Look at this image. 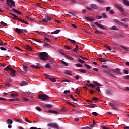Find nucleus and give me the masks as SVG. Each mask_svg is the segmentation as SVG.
Masks as SVG:
<instances>
[{"instance_id": "c85d7f7f", "label": "nucleus", "mask_w": 129, "mask_h": 129, "mask_svg": "<svg viewBox=\"0 0 129 129\" xmlns=\"http://www.w3.org/2000/svg\"><path fill=\"white\" fill-rule=\"evenodd\" d=\"M60 31H61L60 30H57L55 31H53V32H51V35H54L55 34H59V33H60Z\"/></svg>"}, {"instance_id": "423d86ee", "label": "nucleus", "mask_w": 129, "mask_h": 129, "mask_svg": "<svg viewBox=\"0 0 129 129\" xmlns=\"http://www.w3.org/2000/svg\"><path fill=\"white\" fill-rule=\"evenodd\" d=\"M85 20H87V21L88 22H93V21H94V20H95V18L94 17H93V16L92 17H87L86 16L85 17Z\"/></svg>"}, {"instance_id": "de8ad7c7", "label": "nucleus", "mask_w": 129, "mask_h": 129, "mask_svg": "<svg viewBox=\"0 0 129 129\" xmlns=\"http://www.w3.org/2000/svg\"><path fill=\"white\" fill-rule=\"evenodd\" d=\"M78 61L79 62V63H85V61H84L80 58L78 59Z\"/></svg>"}, {"instance_id": "c03bdc74", "label": "nucleus", "mask_w": 129, "mask_h": 129, "mask_svg": "<svg viewBox=\"0 0 129 129\" xmlns=\"http://www.w3.org/2000/svg\"><path fill=\"white\" fill-rule=\"evenodd\" d=\"M87 85L88 86H90V87H92V88H94V87H95V85H94L93 84H87Z\"/></svg>"}, {"instance_id": "4468645a", "label": "nucleus", "mask_w": 129, "mask_h": 129, "mask_svg": "<svg viewBox=\"0 0 129 129\" xmlns=\"http://www.w3.org/2000/svg\"><path fill=\"white\" fill-rule=\"evenodd\" d=\"M43 47H44L45 48H47L48 49H49L50 48H51V45H50V43H45L43 45Z\"/></svg>"}, {"instance_id": "393cba45", "label": "nucleus", "mask_w": 129, "mask_h": 129, "mask_svg": "<svg viewBox=\"0 0 129 129\" xmlns=\"http://www.w3.org/2000/svg\"><path fill=\"white\" fill-rule=\"evenodd\" d=\"M102 18H103V19H107V18H108V17H107V15H106V13H105V12L102 13Z\"/></svg>"}, {"instance_id": "a18cd8bd", "label": "nucleus", "mask_w": 129, "mask_h": 129, "mask_svg": "<svg viewBox=\"0 0 129 129\" xmlns=\"http://www.w3.org/2000/svg\"><path fill=\"white\" fill-rule=\"evenodd\" d=\"M93 83L94 84H95V85H97V86H101V85L99 84V83H98V82L94 81H93Z\"/></svg>"}, {"instance_id": "bb28decb", "label": "nucleus", "mask_w": 129, "mask_h": 129, "mask_svg": "<svg viewBox=\"0 0 129 129\" xmlns=\"http://www.w3.org/2000/svg\"><path fill=\"white\" fill-rule=\"evenodd\" d=\"M60 53L61 55H62V56H64V57L65 58L68 57V55H66V54H65V53H64V51H63V50H60Z\"/></svg>"}, {"instance_id": "0eeeda50", "label": "nucleus", "mask_w": 129, "mask_h": 129, "mask_svg": "<svg viewBox=\"0 0 129 129\" xmlns=\"http://www.w3.org/2000/svg\"><path fill=\"white\" fill-rule=\"evenodd\" d=\"M94 23L95 25H97L98 28H99L100 29H102V30H105V27L102 25V24H99L98 23V22H95Z\"/></svg>"}, {"instance_id": "a878e982", "label": "nucleus", "mask_w": 129, "mask_h": 129, "mask_svg": "<svg viewBox=\"0 0 129 129\" xmlns=\"http://www.w3.org/2000/svg\"><path fill=\"white\" fill-rule=\"evenodd\" d=\"M20 85L23 86L24 85H28V83L25 81H23L20 83Z\"/></svg>"}, {"instance_id": "4c0bfd02", "label": "nucleus", "mask_w": 129, "mask_h": 129, "mask_svg": "<svg viewBox=\"0 0 129 129\" xmlns=\"http://www.w3.org/2000/svg\"><path fill=\"white\" fill-rule=\"evenodd\" d=\"M29 67L27 66H23V69L24 70V71H28V69Z\"/></svg>"}, {"instance_id": "f03ea898", "label": "nucleus", "mask_w": 129, "mask_h": 129, "mask_svg": "<svg viewBox=\"0 0 129 129\" xmlns=\"http://www.w3.org/2000/svg\"><path fill=\"white\" fill-rule=\"evenodd\" d=\"M4 70H5V71H7L8 72H9V73H10V71L11 72L10 74H15V73H16V72H17V71H16V70H14V69L10 67L9 66H7L5 69Z\"/></svg>"}, {"instance_id": "bf43d9fd", "label": "nucleus", "mask_w": 129, "mask_h": 129, "mask_svg": "<svg viewBox=\"0 0 129 129\" xmlns=\"http://www.w3.org/2000/svg\"><path fill=\"white\" fill-rule=\"evenodd\" d=\"M14 120H15V121H17V122H22V121H23L22 120L19 119H14Z\"/></svg>"}, {"instance_id": "1a4fd4ad", "label": "nucleus", "mask_w": 129, "mask_h": 129, "mask_svg": "<svg viewBox=\"0 0 129 129\" xmlns=\"http://www.w3.org/2000/svg\"><path fill=\"white\" fill-rule=\"evenodd\" d=\"M111 70L113 71V72H117V73H119V74L121 73V69L119 68H116L115 69H112Z\"/></svg>"}, {"instance_id": "774afa93", "label": "nucleus", "mask_w": 129, "mask_h": 129, "mask_svg": "<svg viewBox=\"0 0 129 129\" xmlns=\"http://www.w3.org/2000/svg\"><path fill=\"white\" fill-rule=\"evenodd\" d=\"M123 72L125 74H128L129 72L127 70H123Z\"/></svg>"}, {"instance_id": "58836bf2", "label": "nucleus", "mask_w": 129, "mask_h": 129, "mask_svg": "<svg viewBox=\"0 0 129 129\" xmlns=\"http://www.w3.org/2000/svg\"><path fill=\"white\" fill-rule=\"evenodd\" d=\"M120 25H121V26H123L124 27H125V28H128V25H127V24H125L124 23L121 22L120 23Z\"/></svg>"}, {"instance_id": "4be33fe9", "label": "nucleus", "mask_w": 129, "mask_h": 129, "mask_svg": "<svg viewBox=\"0 0 129 129\" xmlns=\"http://www.w3.org/2000/svg\"><path fill=\"white\" fill-rule=\"evenodd\" d=\"M103 73L104 74H106V75H109L110 76H113V75L111 73H110L109 72H107L106 71H103Z\"/></svg>"}, {"instance_id": "864d4df0", "label": "nucleus", "mask_w": 129, "mask_h": 129, "mask_svg": "<svg viewBox=\"0 0 129 129\" xmlns=\"http://www.w3.org/2000/svg\"><path fill=\"white\" fill-rule=\"evenodd\" d=\"M61 111H62L63 112H65L67 111V109H66V108H65V107H63L61 108Z\"/></svg>"}, {"instance_id": "ea45409f", "label": "nucleus", "mask_w": 129, "mask_h": 129, "mask_svg": "<svg viewBox=\"0 0 129 129\" xmlns=\"http://www.w3.org/2000/svg\"><path fill=\"white\" fill-rule=\"evenodd\" d=\"M0 24L1 25H2V26H4L5 27H6V26H8V24L3 21H1Z\"/></svg>"}, {"instance_id": "3c124183", "label": "nucleus", "mask_w": 129, "mask_h": 129, "mask_svg": "<svg viewBox=\"0 0 129 129\" xmlns=\"http://www.w3.org/2000/svg\"><path fill=\"white\" fill-rule=\"evenodd\" d=\"M120 47L121 48H122V49H123L124 50H125V51H128V49H127V48L124 47V46H123L122 45H120Z\"/></svg>"}, {"instance_id": "6e6d98bb", "label": "nucleus", "mask_w": 129, "mask_h": 129, "mask_svg": "<svg viewBox=\"0 0 129 129\" xmlns=\"http://www.w3.org/2000/svg\"><path fill=\"white\" fill-rule=\"evenodd\" d=\"M96 90H97V91L98 92V93H101V91H100V88H99V87L96 88Z\"/></svg>"}, {"instance_id": "69168bd1", "label": "nucleus", "mask_w": 129, "mask_h": 129, "mask_svg": "<svg viewBox=\"0 0 129 129\" xmlns=\"http://www.w3.org/2000/svg\"><path fill=\"white\" fill-rule=\"evenodd\" d=\"M49 80L52 82H56V79L55 78H50Z\"/></svg>"}, {"instance_id": "cd10ccee", "label": "nucleus", "mask_w": 129, "mask_h": 129, "mask_svg": "<svg viewBox=\"0 0 129 129\" xmlns=\"http://www.w3.org/2000/svg\"><path fill=\"white\" fill-rule=\"evenodd\" d=\"M77 71H80V72H81L82 73H86L87 72V71L83 69H78Z\"/></svg>"}, {"instance_id": "20e7f679", "label": "nucleus", "mask_w": 129, "mask_h": 129, "mask_svg": "<svg viewBox=\"0 0 129 129\" xmlns=\"http://www.w3.org/2000/svg\"><path fill=\"white\" fill-rule=\"evenodd\" d=\"M7 5H8V7L10 8H14L15 6H16V3L14 0H7L6 1Z\"/></svg>"}, {"instance_id": "09e8293b", "label": "nucleus", "mask_w": 129, "mask_h": 129, "mask_svg": "<svg viewBox=\"0 0 129 129\" xmlns=\"http://www.w3.org/2000/svg\"><path fill=\"white\" fill-rule=\"evenodd\" d=\"M105 64H106V63H101L102 67H103V68H107L108 67L107 65H105Z\"/></svg>"}, {"instance_id": "79ce46f5", "label": "nucleus", "mask_w": 129, "mask_h": 129, "mask_svg": "<svg viewBox=\"0 0 129 129\" xmlns=\"http://www.w3.org/2000/svg\"><path fill=\"white\" fill-rule=\"evenodd\" d=\"M32 40H33V41H35V42H37L38 43H42V41L36 38H32Z\"/></svg>"}, {"instance_id": "dca6fc26", "label": "nucleus", "mask_w": 129, "mask_h": 129, "mask_svg": "<svg viewBox=\"0 0 129 129\" xmlns=\"http://www.w3.org/2000/svg\"><path fill=\"white\" fill-rule=\"evenodd\" d=\"M48 112L49 113H53L54 114H59V112L55 110H48Z\"/></svg>"}, {"instance_id": "603ef678", "label": "nucleus", "mask_w": 129, "mask_h": 129, "mask_svg": "<svg viewBox=\"0 0 129 129\" xmlns=\"http://www.w3.org/2000/svg\"><path fill=\"white\" fill-rule=\"evenodd\" d=\"M95 107H97V106L95 104H93L91 105V108H94Z\"/></svg>"}, {"instance_id": "e2e57ef3", "label": "nucleus", "mask_w": 129, "mask_h": 129, "mask_svg": "<svg viewBox=\"0 0 129 129\" xmlns=\"http://www.w3.org/2000/svg\"><path fill=\"white\" fill-rule=\"evenodd\" d=\"M96 19H97L98 20H100V19H101V18H102V16H100L99 15H96Z\"/></svg>"}, {"instance_id": "6ab92c4d", "label": "nucleus", "mask_w": 129, "mask_h": 129, "mask_svg": "<svg viewBox=\"0 0 129 129\" xmlns=\"http://www.w3.org/2000/svg\"><path fill=\"white\" fill-rule=\"evenodd\" d=\"M10 15H12V16H13V17H12L13 20H18V19H19L18 18V16L16 15V14L14 13H10Z\"/></svg>"}, {"instance_id": "2f4dec72", "label": "nucleus", "mask_w": 129, "mask_h": 129, "mask_svg": "<svg viewBox=\"0 0 129 129\" xmlns=\"http://www.w3.org/2000/svg\"><path fill=\"white\" fill-rule=\"evenodd\" d=\"M39 22H40V23H48V20H47L46 18H43L42 20H39Z\"/></svg>"}, {"instance_id": "473e14b6", "label": "nucleus", "mask_w": 129, "mask_h": 129, "mask_svg": "<svg viewBox=\"0 0 129 129\" xmlns=\"http://www.w3.org/2000/svg\"><path fill=\"white\" fill-rule=\"evenodd\" d=\"M8 124H12V123H13V120L11 119H8L6 120Z\"/></svg>"}, {"instance_id": "f257e3e1", "label": "nucleus", "mask_w": 129, "mask_h": 129, "mask_svg": "<svg viewBox=\"0 0 129 129\" xmlns=\"http://www.w3.org/2000/svg\"><path fill=\"white\" fill-rule=\"evenodd\" d=\"M38 57L41 61H48L49 60V54L47 52H40Z\"/></svg>"}, {"instance_id": "4d7b16f0", "label": "nucleus", "mask_w": 129, "mask_h": 129, "mask_svg": "<svg viewBox=\"0 0 129 129\" xmlns=\"http://www.w3.org/2000/svg\"><path fill=\"white\" fill-rule=\"evenodd\" d=\"M84 66H85V67H87V69H90V68H91V66L90 65H88V64H84Z\"/></svg>"}, {"instance_id": "72a5a7b5", "label": "nucleus", "mask_w": 129, "mask_h": 129, "mask_svg": "<svg viewBox=\"0 0 129 129\" xmlns=\"http://www.w3.org/2000/svg\"><path fill=\"white\" fill-rule=\"evenodd\" d=\"M11 97H13L14 98H15V97H18V96H19V95L16 93H12L11 94Z\"/></svg>"}, {"instance_id": "b1692460", "label": "nucleus", "mask_w": 129, "mask_h": 129, "mask_svg": "<svg viewBox=\"0 0 129 129\" xmlns=\"http://www.w3.org/2000/svg\"><path fill=\"white\" fill-rule=\"evenodd\" d=\"M30 67L35 68V69H40L41 68V66L31 65Z\"/></svg>"}, {"instance_id": "13d9d810", "label": "nucleus", "mask_w": 129, "mask_h": 129, "mask_svg": "<svg viewBox=\"0 0 129 129\" xmlns=\"http://www.w3.org/2000/svg\"><path fill=\"white\" fill-rule=\"evenodd\" d=\"M71 16H76V14H75V13H73V12H68Z\"/></svg>"}, {"instance_id": "5fc2aeb1", "label": "nucleus", "mask_w": 129, "mask_h": 129, "mask_svg": "<svg viewBox=\"0 0 129 129\" xmlns=\"http://www.w3.org/2000/svg\"><path fill=\"white\" fill-rule=\"evenodd\" d=\"M25 121H26V122H28V123H32V121L29 120V119H28V118L27 117L25 118Z\"/></svg>"}, {"instance_id": "052dcab7", "label": "nucleus", "mask_w": 129, "mask_h": 129, "mask_svg": "<svg viewBox=\"0 0 129 129\" xmlns=\"http://www.w3.org/2000/svg\"><path fill=\"white\" fill-rule=\"evenodd\" d=\"M92 114H93V115H94V116H97V115H98V113H97L96 112H93L92 113Z\"/></svg>"}, {"instance_id": "a19ab883", "label": "nucleus", "mask_w": 129, "mask_h": 129, "mask_svg": "<svg viewBox=\"0 0 129 129\" xmlns=\"http://www.w3.org/2000/svg\"><path fill=\"white\" fill-rule=\"evenodd\" d=\"M68 41H70V42H71L72 44H75V43H76V41H75V40L69 38L68 39Z\"/></svg>"}, {"instance_id": "2eb2a0df", "label": "nucleus", "mask_w": 129, "mask_h": 129, "mask_svg": "<svg viewBox=\"0 0 129 129\" xmlns=\"http://www.w3.org/2000/svg\"><path fill=\"white\" fill-rule=\"evenodd\" d=\"M45 19H46L47 21H54L53 18L51 16H49V15H46L45 16Z\"/></svg>"}, {"instance_id": "f704fd0d", "label": "nucleus", "mask_w": 129, "mask_h": 129, "mask_svg": "<svg viewBox=\"0 0 129 129\" xmlns=\"http://www.w3.org/2000/svg\"><path fill=\"white\" fill-rule=\"evenodd\" d=\"M123 2L124 5H126V6H129V1L127 0H122Z\"/></svg>"}, {"instance_id": "680f3d73", "label": "nucleus", "mask_w": 129, "mask_h": 129, "mask_svg": "<svg viewBox=\"0 0 129 129\" xmlns=\"http://www.w3.org/2000/svg\"><path fill=\"white\" fill-rule=\"evenodd\" d=\"M93 101H98V98L97 97H94L92 98Z\"/></svg>"}, {"instance_id": "e433bc0d", "label": "nucleus", "mask_w": 129, "mask_h": 129, "mask_svg": "<svg viewBox=\"0 0 129 129\" xmlns=\"http://www.w3.org/2000/svg\"><path fill=\"white\" fill-rule=\"evenodd\" d=\"M44 41H45L46 43H49V44L51 43L50 39L47 37L44 38Z\"/></svg>"}, {"instance_id": "39448f33", "label": "nucleus", "mask_w": 129, "mask_h": 129, "mask_svg": "<svg viewBox=\"0 0 129 129\" xmlns=\"http://www.w3.org/2000/svg\"><path fill=\"white\" fill-rule=\"evenodd\" d=\"M48 126L50 127V128H56V129H60L59 125H57V123L53 124V123H51L48 124Z\"/></svg>"}, {"instance_id": "aec40b11", "label": "nucleus", "mask_w": 129, "mask_h": 129, "mask_svg": "<svg viewBox=\"0 0 129 129\" xmlns=\"http://www.w3.org/2000/svg\"><path fill=\"white\" fill-rule=\"evenodd\" d=\"M110 29L112 30V31H118V28H117V27H116L115 25H113L110 28Z\"/></svg>"}, {"instance_id": "f3484780", "label": "nucleus", "mask_w": 129, "mask_h": 129, "mask_svg": "<svg viewBox=\"0 0 129 129\" xmlns=\"http://www.w3.org/2000/svg\"><path fill=\"white\" fill-rule=\"evenodd\" d=\"M98 60H99L102 63H105V62H108V60L105 58H98Z\"/></svg>"}, {"instance_id": "9d476101", "label": "nucleus", "mask_w": 129, "mask_h": 129, "mask_svg": "<svg viewBox=\"0 0 129 129\" xmlns=\"http://www.w3.org/2000/svg\"><path fill=\"white\" fill-rule=\"evenodd\" d=\"M18 21H19V22H21V23H23L24 24H26V25H29V22L25 21L22 18H17Z\"/></svg>"}, {"instance_id": "8fccbe9b", "label": "nucleus", "mask_w": 129, "mask_h": 129, "mask_svg": "<svg viewBox=\"0 0 129 129\" xmlns=\"http://www.w3.org/2000/svg\"><path fill=\"white\" fill-rule=\"evenodd\" d=\"M75 66H76V67H80V68L83 67V66L80 63H76L75 64Z\"/></svg>"}, {"instance_id": "37998d69", "label": "nucleus", "mask_w": 129, "mask_h": 129, "mask_svg": "<svg viewBox=\"0 0 129 129\" xmlns=\"http://www.w3.org/2000/svg\"><path fill=\"white\" fill-rule=\"evenodd\" d=\"M114 22H115V23H116L117 24H120V21H119V20L118 19H114L113 20Z\"/></svg>"}, {"instance_id": "7ed1b4c3", "label": "nucleus", "mask_w": 129, "mask_h": 129, "mask_svg": "<svg viewBox=\"0 0 129 129\" xmlns=\"http://www.w3.org/2000/svg\"><path fill=\"white\" fill-rule=\"evenodd\" d=\"M38 99H42L44 101V100H49L50 97L46 94H40L38 95Z\"/></svg>"}, {"instance_id": "6e6552de", "label": "nucleus", "mask_w": 129, "mask_h": 129, "mask_svg": "<svg viewBox=\"0 0 129 129\" xmlns=\"http://www.w3.org/2000/svg\"><path fill=\"white\" fill-rule=\"evenodd\" d=\"M114 92L111 89H107L106 91V94L107 95H112Z\"/></svg>"}, {"instance_id": "7c9ffc66", "label": "nucleus", "mask_w": 129, "mask_h": 129, "mask_svg": "<svg viewBox=\"0 0 129 129\" xmlns=\"http://www.w3.org/2000/svg\"><path fill=\"white\" fill-rule=\"evenodd\" d=\"M45 107H46V108L51 109L52 108L53 105L51 104H45Z\"/></svg>"}, {"instance_id": "338daca9", "label": "nucleus", "mask_w": 129, "mask_h": 129, "mask_svg": "<svg viewBox=\"0 0 129 129\" xmlns=\"http://www.w3.org/2000/svg\"><path fill=\"white\" fill-rule=\"evenodd\" d=\"M74 91L77 94H79V90H78V89H76Z\"/></svg>"}, {"instance_id": "49530a36", "label": "nucleus", "mask_w": 129, "mask_h": 129, "mask_svg": "<svg viewBox=\"0 0 129 129\" xmlns=\"http://www.w3.org/2000/svg\"><path fill=\"white\" fill-rule=\"evenodd\" d=\"M45 68H49L50 69H51V68H52V67L50 64H49V63L46 64L45 66Z\"/></svg>"}, {"instance_id": "a211bd4d", "label": "nucleus", "mask_w": 129, "mask_h": 129, "mask_svg": "<svg viewBox=\"0 0 129 129\" xmlns=\"http://www.w3.org/2000/svg\"><path fill=\"white\" fill-rule=\"evenodd\" d=\"M116 8L117 9H118V10H119L121 12H124V9H123V8H122V7H121L119 5H116Z\"/></svg>"}, {"instance_id": "5701e85b", "label": "nucleus", "mask_w": 129, "mask_h": 129, "mask_svg": "<svg viewBox=\"0 0 129 129\" xmlns=\"http://www.w3.org/2000/svg\"><path fill=\"white\" fill-rule=\"evenodd\" d=\"M64 73L68 75H72V72L71 71L67 70L64 71Z\"/></svg>"}, {"instance_id": "0e129e2a", "label": "nucleus", "mask_w": 129, "mask_h": 129, "mask_svg": "<svg viewBox=\"0 0 129 129\" xmlns=\"http://www.w3.org/2000/svg\"><path fill=\"white\" fill-rule=\"evenodd\" d=\"M65 49H67V50H71V48H70L69 46L67 45H64Z\"/></svg>"}, {"instance_id": "f8f14e48", "label": "nucleus", "mask_w": 129, "mask_h": 129, "mask_svg": "<svg viewBox=\"0 0 129 129\" xmlns=\"http://www.w3.org/2000/svg\"><path fill=\"white\" fill-rule=\"evenodd\" d=\"M15 32H16V33H18V34H24V32H23V30L19 28H16Z\"/></svg>"}, {"instance_id": "c9c22d12", "label": "nucleus", "mask_w": 129, "mask_h": 129, "mask_svg": "<svg viewBox=\"0 0 129 129\" xmlns=\"http://www.w3.org/2000/svg\"><path fill=\"white\" fill-rule=\"evenodd\" d=\"M26 48L27 50H28V51H33V49H32V48L28 45L26 46Z\"/></svg>"}, {"instance_id": "c756f323", "label": "nucleus", "mask_w": 129, "mask_h": 129, "mask_svg": "<svg viewBox=\"0 0 129 129\" xmlns=\"http://www.w3.org/2000/svg\"><path fill=\"white\" fill-rule=\"evenodd\" d=\"M105 48L106 49H107V50H109V51H112V48L111 47L108 46V45H105Z\"/></svg>"}, {"instance_id": "9b49d317", "label": "nucleus", "mask_w": 129, "mask_h": 129, "mask_svg": "<svg viewBox=\"0 0 129 129\" xmlns=\"http://www.w3.org/2000/svg\"><path fill=\"white\" fill-rule=\"evenodd\" d=\"M90 7H91V8H92V9H94L95 10H97V9H98V6L94 4H90Z\"/></svg>"}, {"instance_id": "412c9836", "label": "nucleus", "mask_w": 129, "mask_h": 129, "mask_svg": "<svg viewBox=\"0 0 129 129\" xmlns=\"http://www.w3.org/2000/svg\"><path fill=\"white\" fill-rule=\"evenodd\" d=\"M11 10H12V11H14V12L16 14H18V15H22V13H21V12L19 11L18 10L15 8H12Z\"/></svg>"}, {"instance_id": "ddd939ff", "label": "nucleus", "mask_w": 129, "mask_h": 129, "mask_svg": "<svg viewBox=\"0 0 129 129\" xmlns=\"http://www.w3.org/2000/svg\"><path fill=\"white\" fill-rule=\"evenodd\" d=\"M8 100L9 102H13L14 101H20V99L15 98L14 99H9Z\"/></svg>"}]
</instances>
